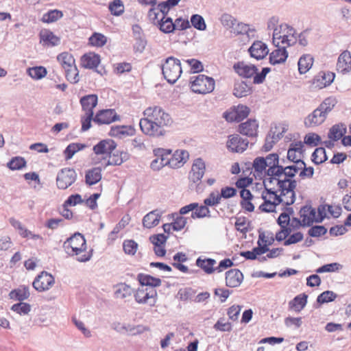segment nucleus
Returning a JSON list of instances; mask_svg holds the SVG:
<instances>
[{"label":"nucleus","instance_id":"f257e3e1","mask_svg":"<svg viewBox=\"0 0 351 351\" xmlns=\"http://www.w3.org/2000/svg\"><path fill=\"white\" fill-rule=\"evenodd\" d=\"M264 188L261 191L263 203L259 210L263 213H272L280 204L286 206L293 204L295 200V193H291L272 178L265 177L263 180Z\"/></svg>","mask_w":351,"mask_h":351},{"label":"nucleus","instance_id":"f03ea898","mask_svg":"<svg viewBox=\"0 0 351 351\" xmlns=\"http://www.w3.org/2000/svg\"><path fill=\"white\" fill-rule=\"evenodd\" d=\"M143 116L140 120L139 125L141 131L150 136H164L166 134L165 127L171 125L173 123L171 116L157 106L147 108L143 112Z\"/></svg>","mask_w":351,"mask_h":351},{"label":"nucleus","instance_id":"7ed1b4c3","mask_svg":"<svg viewBox=\"0 0 351 351\" xmlns=\"http://www.w3.org/2000/svg\"><path fill=\"white\" fill-rule=\"evenodd\" d=\"M66 253L75 258L79 262L88 261L92 256V250L88 247L84 237L80 233H75L63 243Z\"/></svg>","mask_w":351,"mask_h":351},{"label":"nucleus","instance_id":"20e7f679","mask_svg":"<svg viewBox=\"0 0 351 351\" xmlns=\"http://www.w3.org/2000/svg\"><path fill=\"white\" fill-rule=\"evenodd\" d=\"M304 167V165L300 166L297 164L283 167H274L270 171L274 177L272 179L275 180L276 182L287 190H289L291 193H295V189L297 186V182L294 180L295 176Z\"/></svg>","mask_w":351,"mask_h":351},{"label":"nucleus","instance_id":"39448f33","mask_svg":"<svg viewBox=\"0 0 351 351\" xmlns=\"http://www.w3.org/2000/svg\"><path fill=\"white\" fill-rule=\"evenodd\" d=\"M297 40V32L289 23L278 24L273 32V43L275 46L289 47Z\"/></svg>","mask_w":351,"mask_h":351},{"label":"nucleus","instance_id":"423d86ee","mask_svg":"<svg viewBox=\"0 0 351 351\" xmlns=\"http://www.w3.org/2000/svg\"><path fill=\"white\" fill-rule=\"evenodd\" d=\"M80 103L82 106L83 115L81 117L82 130L86 131L91 127V121L94 115V109L98 103V97L95 94L82 97Z\"/></svg>","mask_w":351,"mask_h":351},{"label":"nucleus","instance_id":"0eeeda50","mask_svg":"<svg viewBox=\"0 0 351 351\" xmlns=\"http://www.w3.org/2000/svg\"><path fill=\"white\" fill-rule=\"evenodd\" d=\"M56 60L64 71L66 80L73 84L78 82L79 71L73 56L68 51H64L57 56Z\"/></svg>","mask_w":351,"mask_h":351},{"label":"nucleus","instance_id":"6e6552de","mask_svg":"<svg viewBox=\"0 0 351 351\" xmlns=\"http://www.w3.org/2000/svg\"><path fill=\"white\" fill-rule=\"evenodd\" d=\"M189 84L193 93L206 95L213 91L215 82L213 78L203 74H199L191 77Z\"/></svg>","mask_w":351,"mask_h":351},{"label":"nucleus","instance_id":"1a4fd4ad","mask_svg":"<svg viewBox=\"0 0 351 351\" xmlns=\"http://www.w3.org/2000/svg\"><path fill=\"white\" fill-rule=\"evenodd\" d=\"M162 71L164 77L169 83H175L182 72L180 61L173 57L167 58L162 64Z\"/></svg>","mask_w":351,"mask_h":351},{"label":"nucleus","instance_id":"9d476101","mask_svg":"<svg viewBox=\"0 0 351 351\" xmlns=\"http://www.w3.org/2000/svg\"><path fill=\"white\" fill-rule=\"evenodd\" d=\"M134 298L136 302L139 304L154 307L156 306L158 296L156 289L140 287L134 291Z\"/></svg>","mask_w":351,"mask_h":351},{"label":"nucleus","instance_id":"9b49d317","mask_svg":"<svg viewBox=\"0 0 351 351\" xmlns=\"http://www.w3.org/2000/svg\"><path fill=\"white\" fill-rule=\"evenodd\" d=\"M153 152L156 158L150 164L152 170L159 171L165 166L169 167V156L171 149L158 147L154 149Z\"/></svg>","mask_w":351,"mask_h":351},{"label":"nucleus","instance_id":"f8f14e48","mask_svg":"<svg viewBox=\"0 0 351 351\" xmlns=\"http://www.w3.org/2000/svg\"><path fill=\"white\" fill-rule=\"evenodd\" d=\"M121 117L114 109H103L98 110L93 117L92 121L95 123L102 125H109L113 122L119 121Z\"/></svg>","mask_w":351,"mask_h":351},{"label":"nucleus","instance_id":"ddd939ff","mask_svg":"<svg viewBox=\"0 0 351 351\" xmlns=\"http://www.w3.org/2000/svg\"><path fill=\"white\" fill-rule=\"evenodd\" d=\"M76 178L77 173L74 169L69 167L63 168L57 176V186L60 189H66L75 182Z\"/></svg>","mask_w":351,"mask_h":351},{"label":"nucleus","instance_id":"4468645a","mask_svg":"<svg viewBox=\"0 0 351 351\" xmlns=\"http://www.w3.org/2000/svg\"><path fill=\"white\" fill-rule=\"evenodd\" d=\"M192 211L191 217L194 219L210 217V211L205 204L199 205L193 202L182 207L180 210V215H186Z\"/></svg>","mask_w":351,"mask_h":351},{"label":"nucleus","instance_id":"2eb2a0df","mask_svg":"<svg viewBox=\"0 0 351 351\" xmlns=\"http://www.w3.org/2000/svg\"><path fill=\"white\" fill-rule=\"evenodd\" d=\"M250 112V110L247 106L238 105L226 110L223 117L228 122H240L249 115Z\"/></svg>","mask_w":351,"mask_h":351},{"label":"nucleus","instance_id":"dca6fc26","mask_svg":"<svg viewBox=\"0 0 351 351\" xmlns=\"http://www.w3.org/2000/svg\"><path fill=\"white\" fill-rule=\"evenodd\" d=\"M300 218L302 219L303 226H310L314 222H321L322 216L320 213L310 205H305L300 210Z\"/></svg>","mask_w":351,"mask_h":351},{"label":"nucleus","instance_id":"f3484780","mask_svg":"<svg viewBox=\"0 0 351 351\" xmlns=\"http://www.w3.org/2000/svg\"><path fill=\"white\" fill-rule=\"evenodd\" d=\"M55 283L54 277L47 271H42L34 279L32 285L38 291L43 292L50 289Z\"/></svg>","mask_w":351,"mask_h":351},{"label":"nucleus","instance_id":"a211bd4d","mask_svg":"<svg viewBox=\"0 0 351 351\" xmlns=\"http://www.w3.org/2000/svg\"><path fill=\"white\" fill-rule=\"evenodd\" d=\"M116 147L117 143L113 140L104 139L94 145L93 150L95 155L101 156L103 159H106L116 149Z\"/></svg>","mask_w":351,"mask_h":351},{"label":"nucleus","instance_id":"6ab92c4d","mask_svg":"<svg viewBox=\"0 0 351 351\" xmlns=\"http://www.w3.org/2000/svg\"><path fill=\"white\" fill-rule=\"evenodd\" d=\"M249 141L243 138L239 134H232L228 136L226 143L227 148L231 152L241 153L247 149Z\"/></svg>","mask_w":351,"mask_h":351},{"label":"nucleus","instance_id":"aec40b11","mask_svg":"<svg viewBox=\"0 0 351 351\" xmlns=\"http://www.w3.org/2000/svg\"><path fill=\"white\" fill-rule=\"evenodd\" d=\"M206 171V164L201 158L194 160L191 171L189 173V179L193 182H199L203 178Z\"/></svg>","mask_w":351,"mask_h":351},{"label":"nucleus","instance_id":"412c9836","mask_svg":"<svg viewBox=\"0 0 351 351\" xmlns=\"http://www.w3.org/2000/svg\"><path fill=\"white\" fill-rule=\"evenodd\" d=\"M189 158V152L184 149H177L169 156V167L180 168L187 162Z\"/></svg>","mask_w":351,"mask_h":351},{"label":"nucleus","instance_id":"4be33fe9","mask_svg":"<svg viewBox=\"0 0 351 351\" xmlns=\"http://www.w3.org/2000/svg\"><path fill=\"white\" fill-rule=\"evenodd\" d=\"M234 71L241 77L243 78L252 77L258 69L253 64H247L244 62H238L233 66Z\"/></svg>","mask_w":351,"mask_h":351},{"label":"nucleus","instance_id":"5701e85b","mask_svg":"<svg viewBox=\"0 0 351 351\" xmlns=\"http://www.w3.org/2000/svg\"><path fill=\"white\" fill-rule=\"evenodd\" d=\"M243 280V275L238 269H232L226 273V285L234 288L240 286Z\"/></svg>","mask_w":351,"mask_h":351},{"label":"nucleus","instance_id":"b1692460","mask_svg":"<svg viewBox=\"0 0 351 351\" xmlns=\"http://www.w3.org/2000/svg\"><path fill=\"white\" fill-rule=\"evenodd\" d=\"M337 70L343 73H351V54L348 51H343L338 58Z\"/></svg>","mask_w":351,"mask_h":351},{"label":"nucleus","instance_id":"393cba45","mask_svg":"<svg viewBox=\"0 0 351 351\" xmlns=\"http://www.w3.org/2000/svg\"><path fill=\"white\" fill-rule=\"evenodd\" d=\"M249 52L252 58L256 60H262L268 54L269 50L265 43L257 40L254 42L250 47Z\"/></svg>","mask_w":351,"mask_h":351},{"label":"nucleus","instance_id":"a878e982","mask_svg":"<svg viewBox=\"0 0 351 351\" xmlns=\"http://www.w3.org/2000/svg\"><path fill=\"white\" fill-rule=\"evenodd\" d=\"M276 47V49L273 50L269 54V62L271 64L283 63L288 57L287 46L278 45Z\"/></svg>","mask_w":351,"mask_h":351},{"label":"nucleus","instance_id":"bb28decb","mask_svg":"<svg viewBox=\"0 0 351 351\" xmlns=\"http://www.w3.org/2000/svg\"><path fill=\"white\" fill-rule=\"evenodd\" d=\"M258 123L255 119H248L239 125L238 131L243 135L256 136L258 133Z\"/></svg>","mask_w":351,"mask_h":351},{"label":"nucleus","instance_id":"cd10ccee","mask_svg":"<svg viewBox=\"0 0 351 351\" xmlns=\"http://www.w3.org/2000/svg\"><path fill=\"white\" fill-rule=\"evenodd\" d=\"M324 112H322L318 107L308 114L305 120L304 123L307 127H315L321 125L326 119Z\"/></svg>","mask_w":351,"mask_h":351},{"label":"nucleus","instance_id":"c85d7f7f","mask_svg":"<svg viewBox=\"0 0 351 351\" xmlns=\"http://www.w3.org/2000/svg\"><path fill=\"white\" fill-rule=\"evenodd\" d=\"M134 129L130 125H114L111 127L109 135L110 136L123 138L134 134Z\"/></svg>","mask_w":351,"mask_h":351},{"label":"nucleus","instance_id":"c756f323","mask_svg":"<svg viewBox=\"0 0 351 351\" xmlns=\"http://www.w3.org/2000/svg\"><path fill=\"white\" fill-rule=\"evenodd\" d=\"M318 211L322 216V220L330 217L337 218L341 215V208L338 205H320Z\"/></svg>","mask_w":351,"mask_h":351},{"label":"nucleus","instance_id":"7c9ffc66","mask_svg":"<svg viewBox=\"0 0 351 351\" xmlns=\"http://www.w3.org/2000/svg\"><path fill=\"white\" fill-rule=\"evenodd\" d=\"M100 56L93 52L84 54L81 58V66L86 69H95L100 63Z\"/></svg>","mask_w":351,"mask_h":351},{"label":"nucleus","instance_id":"2f4dec72","mask_svg":"<svg viewBox=\"0 0 351 351\" xmlns=\"http://www.w3.org/2000/svg\"><path fill=\"white\" fill-rule=\"evenodd\" d=\"M137 280L141 284V287H153L154 289L160 287L162 283V281L160 278H155L145 274H139L137 276Z\"/></svg>","mask_w":351,"mask_h":351},{"label":"nucleus","instance_id":"473e14b6","mask_svg":"<svg viewBox=\"0 0 351 351\" xmlns=\"http://www.w3.org/2000/svg\"><path fill=\"white\" fill-rule=\"evenodd\" d=\"M108 160L106 164L107 166H118L121 165L123 162L128 159V154L123 151L113 152L110 156H108Z\"/></svg>","mask_w":351,"mask_h":351},{"label":"nucleus","instance_id":"72a5a7b5","mask_svg":"<svg viewBox=\"0 0 351 351\" xmlns=\"http://www.w3.org/2000/svg\"><path fill=\"white\" fill-rule=\"evenodd\" d=\"M346 132L347 127L344 123H337L332 125L329 130L328 137L333 141H337L341 139Z\"/></svg>","mask_w":351,"mask_h":351},{"label":"nucleus","instance_id":"f704fd0d","mask_svg":"<svg viewBox=\"0 0 351 351\" xmlns=\"http://www.w3.org/2000/svg\"><path fill=\"white\" fill-rule=\"evenodd\" d=\"M101 169L100 167H93L86 171L85 182L91 186L99 182L102 178Z\"/></svg>","mask_w":351,"mask_h":351},{"label":"nucleus","instance_id":"c9c22d12","mask_svg":"<svg viewBox=\"0 0 351 351\" xmlns=\"http://www.w3.org/2000/svg\"><path fill=\"white\" fill-rule=\"evenodd\" d=\"M40 42L47 47L58 45L60 42L59 37L53 34V32L47 29H43L40 32Z\"/></svg>","mask_w":351,"mask_h":351},{"label":"nucleus","instance_id":"e433bc0d","mask_svg":"<svg viewBox=\"0 0 351 351\" xmlns=\"http://www.w3.org/2000/svg\"><path fill=\"white\" fill-rule=\"evenodd\" d=\"M215 265L216 261L213 258L199 257L196 260V265L208 274H213L216 270Z\"/></svg>","mask_w":351,"mask_h":351},{"label":"nucleus","instance_id":"4c0bfd02","mask_svg":"<svg viewBox=\"0 0 351 351\" xmlns=\"http://www.w3.org/2000/svg\"><path fill=\"white\" fill-rule=\"evenodd\" d=\"M157 27L165 33H170L176 29L184 30L191 27L190 23H155Z\"/></svg>","mask_w":351,"mask_h":351},{"label":"nucleus","instance_id":"58836bf2","mask_svg":"<svg viewBox=\"0 0 351 351\" xmlns=\"http://www.w3.org/2000/svg\"><path fill=\"white\" fill-rule=\"evenodd\" d=\"M307 295L305 293L297 295L291 301L289 302V308L296 312L301 311L307 303Z\"/></svg>","mask_w":351,"mask_h":351},{"label":"nucleus","instance_id":"ea45409f","mask_svg":"<svg viewBox=\"0 0 351 351\" xmlns=\"http://www.w3.org/2000/svg\"><path fill=\"white\" fill-rule=\"evenodd\" d=\"M313 58L309 54H304L298 60V71L300 73L304 74L310 70L313 64Z\"/></svg>","mask_w":351,"mask_h":351},{"label":"nucleus","instance_id":"a19ab883","mask_svg":"<svg viewBox=\"0 0 351 351\" xmlns=\"http://www.w3.org/2000/svg\"><path fill=\"white\" fill-rule=\"evenodd\" d=\"M160 218L161 216L156 211H152L143 217V226L147 228L155 227L159 223Z\"/></svg>","mask_w":351,"mask_h":351},{"label":"nucleus","instance_id":"79ce46f5","mask_svg":"<svg viewBox=\"0 0 351 351\" xmlns=\"http://www.w3.org/2000/svg\"><path fill=\"white\" fill-rule=\"evenodd\" d=\"M115 287L114 295L117 298L124 299L134 294L132 287L125 283H119Z\"/></svg>","mask_w":351,"mask_h":351},{"label":"nucleus","instance_id":"37998d69","mask_svg":"<svg viewBox=\"0 0 351 351\" xmlns=\"http://www.w3.org/2000/svg\"><path fill=\"white\" fill-rule=\"evenodd\" d=\"M187 261V257L185 253L178 252L173 256V263L172 265L179 271L183 273H187L189 271L188 267L183 265L182 263Z\"/></svg>","mask_w":351,"mask_h":351},{"label":"nucleus","instance_id":"c03bdc74","mask_svg":"<svg viewBox=\"0 0 351 351\" xmlns=\"http://www.w3.org/2000/svg\"><path fill=\"white\" fill-rule=\"evenodd\" d=\"M181 0H167L166 1L162 2L159 3L157 7L153 8L150 9V15L152 17H156V14L154 12H159L162 10V12H169V9L171 7L176 5Z\"/></svg>","mask_w":351,"mask_h":351},{"label":"nucleus","instance_id":"a18cd8bd","mask_svg":"<svg viewBox=\"0 0 351 351\" xmlns=\"http://www.w3.org/2000/svg\"><path fill=\"white\" fill-rule=\"evenodd\" d=\"M337 104V100L335 97H328L326 98L318 106V108L327 117Z\"/></svg>","mask_w":351,"mask_h":351},{"label":"nucleus","instance_id":"49530a36","mask_svg":"<svg viewBox=\"0 0 351 351\" xmlns=\"http://www.w3.org/2000/svg\"><path fill=\"white\" fill-rule=\"evenodd\" d=\"M12 299L23 301L29 297V287L26 286H21L18 289L12 290L10 293Z\"/></svg>","mask_w":351,"mask_h":351},{"label":"nucleus","instance_id":"de8ad7c7","mask_svg":"<svg viewBox=\"0 0 351 351\" xmlns=\"http://www.w3.org/2000/svg\"><path fill=\"white\" fill-rule=\"evenodd\" d=\"M251 92L250 88L244 82H236L234 86L233 94L237 97H243L248 95Z\"/></svg>","mask_w":351,"mask_h":351},{"label":"nucleus","instance_id":"09e8293b","mask_svg":"<svg viewBox=\"0 0 351 351\" xmlns=\"http://www.w3.org/2000/svg\"><path fill=\"white\" fill-rule=\"evenodd\" d=\"M278 155L276 154H269L266 158H265V162L267 166L269 167L267 170V176L266 177H274V175L271 173L270 171L272 170L274 167H280L281 166L278 165Z\"/></svg>","mask_w":351,"mask_h":351},{"label":"nucleus","instance_id":"8fccbe9b","mask_svg":"<svg viewBox=\"0 0 351 351\" xmlns=\"http://www.w3.org/2000/svg\"><path fill=\"white\" fill-rule=\"evenodd\" d=\"M85 147L86 145L82 143L69 144L64 151L66 160H70L75 153L83 149Z\"/></svg>","mask_w":351,"mask_h":351},{"label":"nucleus","instance_id":"3c124183","mask_svg":"<svg viewBox=\"0 0 351 351\" xmlns=\"http://www.w3.org/2000/svg\"><path fill=\"white\" fill-rule=\"evenodd\" d=\"M27 73L34 80H40L46 76L47 71L45 67L39 66L28 69Z\"/></svg>","mask_w":351,"mask_h":351},{"label":"nucleus","instance_id":"603ef678","mask_svg":"<svg viewBox=\"0 0 351 351\" xmlns=\"http://www.w3.org/2000/svg\"><path fill=\"white\" fill-rule=\"evenodd\" d=\"M327 160L326 149L324 147H317L312 154V160L315 164L319 165Z\"/></svg>","mask_w":351,"mask_h":351},{"label":"nucleus","instance_id":"864d4df0","mask_svg":"<svg viewBox=\"0 0 351 351\" xmlns=\"http://www.w3.org/2000/svg\"><path fill=\"white\" fill-rule=\"evenodd\" d=\"M138 243L132 239L125 240L123 243V249L126 254L133 256L137 252Z\"/></svg>","mask_w":351,"mask_h":351},{"label":"nucleus","instance_id":"5fc2aeb1","mask_svg":"<svg viewBox=\"0 0 351 351\" xmlns=\"http://www.w3.org/2000/svg\"><path fill=\"white\" fill-rule=\"evenodd\" d=\"M214 329L221 332H230L232 330L231 322L226 321L224 317L219 318L214 324Z\"/></svg>","mask_w":351,"mask_h":351},{"label":"nucleus","instance_id":"6e6d98bb","mask_svg":"<svg viewBox=\"0 0 351 351\" xmlns=\"http://www.w3.org/2000/svg\"><path fill=\"white\" fill-rule=\"evenodd\" d=\"M107 42V38L99 33H94L89 38V44L92 46L101 47L106 45Z\"/></svg>","mask_w":351,"mask_h":351},{"label":"nucleus","instance_id":"4d7b16f0","mask_svg":"<svg viewBox=\"0 0 351 351\" xmlns=\"http://www.w3.org/2000/svg\"><path fill=\"white\" fill-rule=\"evenodd\" d=\"M267 167L264 158H256L254 160L253 168L258 176H261L263 173L266 172Z\"/></svg>","mask_w":351,"mask_h":351},{"label":"nucleus","instance_id":"13d9d810","mask_svg":"<svg viewBox=\"0 0 351 351\" xmlns=\"http://www.w3.org/2000/svg\"><path fill=\"white\" fill-rule=\"evenodd\" d=\"M63 16L61 11L54 10H51L43 15L42 18L43 22H56L60 19Z\"/></svg>","mask_w":351,"mask_h":351},{"label":"nucleus","instance_id":"bf43d9fd","mask_svg":"<svg viewBox=\"0 0 351 351\" xmlns=\"http://www.w3.org/2000/svg\"><path fill=\"white\" fill-rule=\"evenodd\" d=\"M26 165V161L22 157L17 156L12 158L8 163V167L11 170H19L24 167Z\"/></svg>","mask_w":351,"mask_h":351},{"label":"nucleus","instance_id":"052dcab7","mask_svg":"<svg viewBox=\"0 0 351 351\" xmlns=\"http://www.w3.org/2000/svg\"><path fill=\"white\" fill-rule=\"evenodd\" d=\"M130 220L131 217L129 215H124L110 233V236L119 233L129 224Z\"/></svg>","mask_w":351,"mask_h":351},{"label":"nucleus","instance_id":"680f3d73","mask_svg":"<svg viewBox=\"0 0 351 351\" xmlns=\"http://www.w3.org/2000/svg\"><path fill=\"white\" fill-rule=\"evenodd\" d=\"M111 14L115 16L121 15L124 11V6L121 0H114L109 5Z\"/></svg>","mask_w":351,"mask_h":351},{"label":"nucleus","instance_id":"e2e57ef3","mask_svg":"<svg viewBox=\"0 0 351 351\" xmlns=\"http://www.w3.org/2000/svg\"><path fill=\"white\" fill-rule=\"evenodd\" d=\"M242 306L239 304H233L227 309V315L229 319L232 322H237L238 320L240 312L241 311Z\"/></svg>","mask_w":351,"mask_h":351},{"label":"nucleus","instance_id":"0e129e2a","mask_svg":"<svg viewBox=\"0 0 351 351\" xmlns=\"http://www.w3.org/2000/svg\"><path fill=\"white\" fill-rule=\"evenodd\" d=\"M11 309L21 315H27L31 310V306L25 302H20L12 305Z\"/></svg>","mask_w":351,"mask_h":351},{"label":"nucleus","instance_id":"69168bd1","mask_svg":"<svg viewBox=\"0 0 351 351\" xmlns=\"http://www.w3.org/2000/svg\"><path fill=\"white\" fill-rule=\"evenodd\" d=\"M337 298V295L331 291H326L318 295L317 302L320 304L327 303L334 301Z\"/></svg>","mask_w":351,"mask_h":351},{"label":"nucleus","instance_id":"338daca9","mask_svg":"<svg viewBox=\"0 0 351 351\" xmlns=\"http://www.w3.org/2000/svg\"><path fill=\"white\" fill-rule=\"evenodd\" d=\"M221 200L219 193L213 192L204 200V204L208 206H213L219 204Z\"/></svg>","mask_w":351,"mask_h":351},{"label":"nucleus","instance_id":"774afa93","mask_svg":"<svg viewBox=\"0 0 351 351\" xmlns=\"http://www.w3.org/2000/svg\"><path fill=\"white\" fill-rule=\"evenodd\" d=\"M234 226L237 230L245 233L248 230L249 223L245 217H241L237 218Z\"/></svg>","mask_w":351,"mask_h":351}]
</instances>
